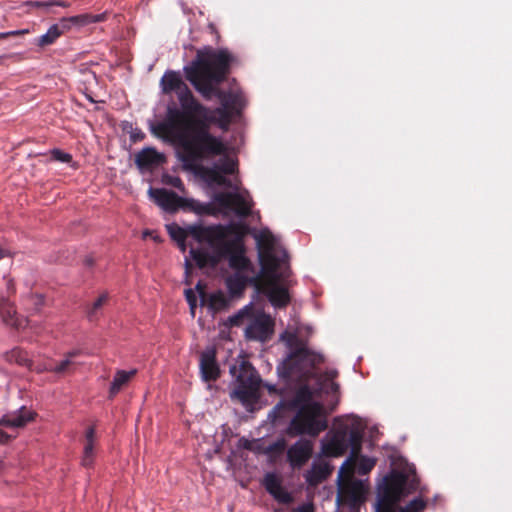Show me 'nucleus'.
Instances as JSON below:
<instances>
[{
    "instance_id": "obj_19",
    "label": "nucleus",
    "mask_w": 512,
    "mask_h": 512,
    "mask_svg": "<svg viewBox=\"0 0 512 512\" xmlns=\"http://www.w3.org/2000/svg\"><path fill=\"white\" fill-rule=\"evenodd\" d=\"M263 486L266 491L279 503L289 504L292 501L290 493L282 486L281 478L274 472L264 476Z\"/></svg>"
},
{
    "instance_id": "obj_32",
    "label": "nucleus",
    "mask_w": 512,
    "mask_h": 512,
    "mask_svg": "<svg viewBox=\"0 0 512 512\" xmlns=\"http://www.w3.org/2000/svg\"><path fill=\"white\" fill-rule=\"evenodd\" d=\"M72 365H73V362L66 357V359L61 361L56 366H52V365L41 366V368H39L37 370V372L41 373L43 371H51V372H54L56 374H63V373L68 372Z\"/></svg>"
},
{
    "instance_id": "obj_3",
    "label": "nucleus",
    "mask_w": 512,
    "mask_h": 512,
    "mask_svg": "<svg viewBox=\"0 0 512 512\" xmlns=\"http://www.w3.org/2000/svg\"><path fill=\"white\" fill-rule=\"evenodd\" d=\"M363 433L355 422H340L321 441V454L324 457L343 456L350 449L349 457L339 470V490L337 501L356 509L364 501L365 487L362 481L354 479L356 461L362 449Z\"/></svg>"
},
{
    "instance_id": "obj_60",
    "label": "nucleus",
    "mask_w": 512,
    "mask_h": 512,
    "mask_svg": "<svg viewBox=\"0 0 512 512\" xmlns=\"http://www.w3.org/2000/svg\"><path fill=\"white\" fill-rule=\"evenodd\" d=\"M2 468H3V462L0 461V471L2 470Z\"/></svg>"
},
{
    "instance_id": "obj_20",
    "label": "nucleus",
    "mask_w": 512,
    "mask_h": 512,
    "mask_svg": "<svg viewBox=\"0 0 512 512\" xmlns=\"http://www.w3.org/2000/svg\"><path fill=\"white\" fill-rule=\"evenodd\" d=\"M164 162V155L152 147L143 148L135 155V163L140 170H150Z\"/></svg>"
},
{
    "instance_id": "obj_27",
    "label": "nucleus",
    "mask_w": 512,
    "mask_h": 512,
    "mask_svg": "<svg viewBox=\"0 0 512 512\" xmlns=\"http://www.w3.org/2000/svg\"><path fill=\"white\" fill-rule=\"evenodd\" d=\"M331 471L332 468L328 463H314L306 473L305 478L310 485H317L324 481L331 474Z\"/></svg>"
},
{
    "instance_id": "obj_55",
    "label": "nucleus",
    "mask_w": 512,
    "mask_h": 512,
    "mask_svg": "<svg viewBox=\"0 0 512 512\" xmlns=\"http://www.w3.org/2000/svg\"><path fill=\"white\" fill-rule=\"evenodd\" d=\"M94 264V259L92 257H87L85 259V265L88 267H92Z\"/></svg>"
},
{
    "instance_id": "obj_51",
    "label": "nucleus",
    "mask_w": 512,
    "mask_h": 512,
    "mask_svg": "<svg viewBox=\"0 0 512 512\" xmlns=\"http://www.w3.org/2000/svg\"><path fill=\"white\" fill-rule=\"evenodd\" d=\"M78 355H80V350H72L66 354V357L71 360L72 358H74Z\"/></svg>"
},
{
    "instance_id": "obj_9",
    "label": "nucleus",
    "mask_w": 512,
    "mask_h": 512,
    "mask_svg": "<svg viewBox=\"0 0 512 512\" xmlns=\"http://www.w3.org/2000/svg\"><path fill=\"white\" fill-rule=\"evenodd\" d=\"M232 235H236V237L231 240L226 238L220 243V261L227 258L230 268L235 270V273H253L254 267L249 258L245 256V246L242 241L244 227L240 225L238 233H232Z\"/></svg>"
},
{
    "instance_id": "obj_50",
    "label": "nucleus",
    "mask_w": 512,
    "mask_h": 512,
    "mask_svg": "<svg viewBox=\"0 0 512 512\" xmlns=\"http://www.w3.org/2000/svg\"><path fill=\"white\" fill-rule=\"evenodd\" d=\"M171 184H172L174 187L178 188V189H181V188H182V186H183V183H182L181 179H180V178H178V177L174 178V179H173V181L171 182Z\"/></svg>"
},
{
    "instance_id": "obj_33",
    "label": "nucleus",
    "mask_w": 512,
    "mask_h": 512,
    "mask_svg": "<svg viewBox=\"0 0 512 512\" xmlns=\"http://www.w3.org/2000/svg\"><path fill=\"white\" fill-rule=\"evenodd\" d=\"M170 237L176 242H185L188 237L187 228H182L178 224H170L167 226Z\"/></svg>"
},
{
    "instance_id": "obj_26",
    "label": "nucleus",
    "mask_w": 512,
    "mask_h": 512,
    "mask_svg": "<svg viewBox=\"0 0 512 512\" xmlns=\"http://www.w3.org/2000/svg\"><path fill=\"white\" fill-rule=\"evenodd\" d=\"M137 370L133 369L130 371L118 370L111 382L109 389V398H114L120 390L136 375Z\"/></svg>"
},
{
    "instance_id": "obj_21",
    "label": "nucleus",
    "mask_w": 512,
    "mask_h": 512,
    "mask_svg": "<svg viewBox=\"0 0 512 512\" xmlns=\"http://www.w3.org/2000/svg\"><path fill=\"white\" fill-rule=\"evenodd\" d=\"M214 253H209L204 249H190V255L199 268L216 267L220 263V244L210 246Z\"/></svg>"
},
{
    "instance_id": "obj_58",
    "label": "nucleus",
    "mask_w": 512,
    "mask_h": 512,
    "mask_svg": "<svg viewBox=\"0 0 512 512\" xmlns=\"http://www.w3.org/2000/svg\"><path fill=\"white\" fill-rule=\"evenodd\" d=\"M6 38H8V34H6V32L0 33V39H6Z\"/></svg>"
},
{
    "instance_id": "obj_53",
    "label": "nucleus",
    "mask_w": 512,
    "mask_h": 512,
    "mask_svg": "<svg viewBox=\"0 0 512 512\" xmlns=\"http://www.w3.org/2000/svg\"><path fill=\"white\" fill-rule=\"evenodd\" d=\"M15 55L14 54H4V55H0V65H3L4 64V61L6 59H9V58H13Z\"/></svg>"
},
{
    "instance_id": "obj_10",
    "label": "nucleus",
    "mask_w": 512,
    "mask_h": 512,
    "mask_svg": "<svg viewBox=\"0 0 512 512\" xmlns=\"http://www.w3.org/2000/svg\"><path fill=\"white\" fill-rule=\"evenodd\" d=\"M259 247V261L261 265V272H273L281 267L288 266L286 251H283L282 256L275 254V239L269 231H263L257 238Z\"/></svg>"
},
{
    "instance_id": "obj_24",
    "label": "nucleus",
    "mask_w": 512,
    "mask_h": 512,
    "mask_svg": "<svg viewBox=\"0 0 512 512\" xmlns=\"http://www.w3.org/2000/svg\"><path fill=\"white\" fill-rule=\"evenodd\" d=\"M199 174L208 184H216L218 186L232 187L231 181L227 179L221 171L216 167L199 168Z\"/></svg>"
},
{
    "instance_id": "obj_52",
    "label": "nucleus",
    "mask_w": 512,
    "mask_h": 512,
    "mask_svg": "<svg viewBox=\"0 0 512 512\" xmlns=\"http://www.w3.org/2000/svg\"><path fill=\"white\" fill-rule=\"evenodd\" d=\"M287 407V404L284 403V402H280L279 404H277L274 409H273V413L276 414L279 410L281 409H284Z\"/></svg>"
},
{
    "instance_id": "obj_43",
    "label": "nucleus",
    "mask_w": 512,
    "mask_h": 512,
    "mask_svg": "<svg viewBox=\"0 0 512 512\" xmlns=\"http://www.w3.org/2000/svg\"><path fill=\"white\" fill-rule=\"evenodd\" d=\"M185 298L190 306L192 314H194V310L197 305V298H196L195 292L192 289H186L185 290Z\"/></svg>"
},
{
    "instance_id": "obj_47",
    "label": "nucleus",
    "mask_w": 512,
    "mask_h": 512,
    "mask_svg": "<svg viewBox=\"0 0 512 512\" xmlns=\"http://www.w3.org/2000/svg\"><path fill=\"white\" fill-rule=\"evenodd\" d=\"M338 375V372L336 370H328L325 372V378L326 380L333 381L334 378H336Z\"/></svg>"
},
{
    "instance_id": "obj_1",
    "label": "nucleus",
    "mask_w": 512,
    "mask_h": 512,
    "mask_svg": "<svg viewBox=\"0 0 512 512\" xmlns=\"http://www.w3.org/2000/svg\"><path fill=\"white\" fill-rule=\"evenodd\" d=\"M164 94L176 92L180 107L168 106L166 119L152 126V133L180 149L181 161L187 166L226 152L223 142L213 136L202 121L208 109L193 95L180 74L173 70L164 73L160 80Z\"/></svg>"
},
{
    "instance_id": "obj_29",
    "label": "nucleus",
    "mask_w": 512,
    "mask_h": 512,
    "mask_svg": "<svg viewBox=\"0 0 512 512\" xmlns=\"http://www.w3.org/2000/svg\"><path fill=\"white\" fill-rule=\"evenodd\" d=\"M106 19V14L105 13H102V14H90V13H84V14H81V15H76V16H71L69 17V21L71 23V25H75V26H86L88 24H91V23H98V22H102Z\"/></svg>"
},
{
    "instance_id": "obj_44",
    "label": "nucleus",
    "mask_w": 512,
    "mask_h": 512,
    "mask_svg": "<svg viewBox=\"0 0 512 512\" xmlns=\"http://www.w3.org/2000/svg\"><path fill=\"white\" fill-rule=\"evenodd\" d=\"M52 26H57L60 36L64 34L66 31L70 30L72 25L69 21V17H64L60 19V21L56 24H53Z\"/></svg>"
},
{
    "instance_id": "obj_46",
    "label": "nucleus",
    "mask_w": 512,
    "mask_h": 512,
    "mask_svg": "<svg viewBox=\"0 0 512 512\" xmlns=\"http://www.w3.org/2000/svg\"><path fill=\"white\" fill-rule=\"evenodd\" d=\"M196 290L199 293L200 297L204 300L206 297L205 285L199 281L196 285Z\"/></svg>"
},
{
    "instance_id": "obj_6",
    "label": "nucleus",
    "mask_w": 512,
    "mask_h": 512,
    "mask_svg": "<svg viewBox=\"0 0 512 512\" xmlns=\"http://www.w3.org/2000/svg\"><path fill=\"white\" fill-rule=\"evenodd\" d=\"M230 373L235 378V388L231 392V398L239 400L244 405L256 402L261 378L252 364L242 360L238 365L230 367Z\"/></svg>"
},
{
    "instance_id": "obj_22",
    "label": "nucleus",
    "mask_w": 512,
    "mask_h": 512,
    "mask_svg": "<svg viewBox=\"0 0 512 512\" xmlns=\"http://www.w3.org/2000/svg\"><path fill=\"white\" fill-rule=\"evenodd\" d=\"M96 429L90 426L85 431V440L83 446V455L81 459L82 466L89 468L94 463L95 458Z\"/></svg>"
},
{
    "instance_id": "obj_35",
    "label": "nucleus",
    "mask_w": 512,
    "mask_h": 512,
    "mask_svg": "<svg viewBox=\"0 0 512 512\" xmlns=\"http://www.w3.org/2000/svg\"><path fill=\"white\" fill-rule=\"evenodd\" d=\"M26 6L32 8H50L54 6H59L63 8H67L70 4L66 1L62 0H48V1H28L26 2Z\"/></svg>"
},
{
    "instance_id": "obj_41",
    "label": "nucleus",
    "mask_w": 512,
    "mask_h": 512,
    "mask_svg": "<svg viewBox=\"0 0 512 512\" xmlns=\"http://www.w3.org/2000/svg\"><path fill=\"white\" fill-rule=\"evenodd\" d=\"M250 316V310L248 308H243L235 315L229 318V323L231 326H240L243 324L244 319Z\"/></svg>"
},
{
    "instance_id": "obj_18",
    "label": "nucleus",
    "mask_w": 512,
    "mask_h": 512,
    "mask_svg": "<svg viewBox=\"0 0 512 512\" xmlns=\"http://www.w3.org/2000/svg\"><path fill=\"white\" fill-rule=\"evenodd\" d=\"M0 317L3 323L14 329H22L27 326L28 320L18 315L16 307L6 297H0Z\"/></svg>"
},
{
    "instance_id": "obj_13",
    "label": "nucleus",
    "mask_w": 512,
    "mask_h": 512,
    "mask_svg": "<svg viewBox=\"0 0 512 512\" xmlns=\"http://www.w3.org/2000/svg\"><path fill=\"white\" fill-rule=\"evenodd\" d=\"M214 201L224 209L233 210L239 217L246 218L251 214L252 204L241 194L219 192L214 196Z\"/></svg>"
},
{
    "instance_id": "obj_36",
    "label": "nucleus",
    "mask_w": 512,
    "mask_h": 512,
    "mask_svg": "<svg viewBox=\"0 0 512 512\" xmlns=\"http://www.w3.org/2000/svg\"><path fill=\"white\" fill-rule=\"evenodd\" d=\"M216 167L221 171L223 175H232L237 171V162L234 159L225 156L219 161Z\"/></svg>"
},
{
    "instance_id": "obj_8",
    "label": "nucleus",
    "mask_w": 512,
    "mask_h": 512,
    "mask_svg": "<svg viewBox=\"0 0 512 512\" xmlns=\"http://www.w3.org/2000/svg\"><path fill=\"white\" fill-rule=\"evenodd\" d=\"M407 477L401 473H392L384 478L378 492L374 512H395V508L405 496Z\"/></svg>"
},
{
    "instance_id": "obj_5",
    "label": "nucleus",
    "mask_w": 512,
    "mask_h": 512,
    "mask_svg": "<svg viewBox=\"0 0 512 512\" xmlns=\"http://www.w3.org/2000/svg\"><path fill=\"white\" fill-rule=\"evenodd\" d=\"M328 428L327 415L321 403L301 405L290 420L285 434L291 438L307 435L317 437Z\"/></svg>"
},
{
    "instance_id": "obj_12",
    "label": "nucleus",
    "mask_w": 512,
    "mask_h": 512,
    "mask_svg": "<svg viewBox=\"0 0 512 512\" xmlns=\"http://www.w3.org/2000/svg\"><path fill=\"white\" fill-rule=\"evenodd\" d=\"M150 196L155 203L166 212L174 213L180 208L190 207L191 201L178 196L174 191L165 188H150Z\"/></svg>"
},
{
    "instance_id": "obj_59",
    "label": "nucleus",
    "mask_w": 512,
    "mask_h": 512,
    "mask_svg": "<svg viewBox=\"0 0 512 512\" xmlns=\"http://www.w3.org/2000/svg\"><path fill=\"white\" fill-rule=\"evenodd\" d=\"M4 257V251L3 249L0 248V259H2Z\"/></svg>"
},
{
    "instance_id": "obj_57",
    "label": "nucleus",
    "mask_w": 512,
    "mask_h": 512,
    "mask_svg": "<svg viewBox=\"0 0 512 512\" xmlns=\"http://www.w3.org/2000/svg\"><path fill=\"white\" fill-rule=\"evenodd\" d=\"M8 289H9V290H11V291H12V293H14V292H15L14 285H13L12 281H9V283H8Z\"/></svg>"
},
{
    "instance_id": "obj_11",
    "label": "nucleus",
    "mask_w": 512,
    "mask_h": 512,
    "mask_svg": "<svg viewBox=\"0 0 512 512\" xmlns=\"http://www.w3.org/2000/svg\"><path fill=\"white\" fill-rule=\"evenodd\" d=\"M238 224H217L211 226L191 225L187 227L188 236H192L198 242H206L209 246L219 245L223 240L238 233Z\"/></svg>"
},
{
    "instance_id": "obj_54",
    "label": "nucleus",
    "mask_w": 512,
    "mask_h": 512,
    "mask_svg": "<svg viewBox=\"0 0 512 512\" xmlns=\"http://www.w3.org/2000/svg\"><path fill=\"white\" fill-rule=\"evenodd\" d=\"M330 390L331 392L333 393H337L339 391V384H337L336 382H331L330 383Z\"/></svg>"
},
{
    "instance_id": "obj_4",
    "label": "nucleus",
    "mask_w": 512,
    "mask_h": 512,
    "mask_svg": "<svg viewBox=\"0 0 512 512\" xmlns=\"http://www.w3.org/2000/svg\"><path fill=\"white\" fill-rule=\"evenodd\" d=\"M280 339L285 342L289 352L278 371L283 378L305 380L312 370L324 361L323 356L310 350L306 342L296 333L285 331Z\"/></svg>"
},
{
    "instance_id": "obj_34",
    "label": "nucleus",
    "mask_w": 512,
    "mask_h": 512,
    "mask_svg": "<svg viewBox=\"0 0 512 512\" xmlns=\"http://www.w3.org/2000/svg\"><path fill=\"white\" fill-rule=\"evenodd\" d=\"M227 305V298L221 291L213 293L209 296V306L211 309L219 311L226 308Z\"/></svg>"
},
{
    "instance_id": "obj_49",
    "label": "nucleus",
    "mask_w": 512,
    "mask_h": 512,
    "mask_svg": "<svg viewBox=\"0 0 512 512\" xmlns=\"http://www.w3.org/2000/svg\"><path fill=\"white\" fill-rule=\"evenodd\" d=\"M300 512H314V507L312 504H304L299 507Z\"/></svg>"
},
{
    "instance_id": "obj_42",
    "label": "nucleus",
    "mask_w": 512,
    "mask_h": 512,
    "mask_svg": "<svg viewBox=\"0 0 512 512\" xmlns=\"http://www.w3.org/2000/svg\"><path fill=\"white\" fill-rule=\"evenodd\" d=\"M108 300V294L103 293L101 294L96 301L93 303L91 309L88 311V318L90 320H93L94 315L98 309H100Z\"/></svg>"
},
{
    "instance_id": "obj_37",
    "label": "nucleus",
    "mask_w": 512,
    "mask_h": 512,
    "mask_svg": "<svg viewBox=\"0 0 512 512\" xmlns=\"http://www.w3.org/2000/svg\"><path fill=\"white\" fill-rule=\"evenodd\" d=\"M426 507V502L421 498H415L410 501L405 507L395 508V512H421Z\"/></svg>"
},
{
    "instance_id": "obj_2",
    "label": "nucleus",
    "mask_w": 512,
    "mask_h": 512,
    "mask_svg": "<svg viewBox=\"0 0 512 512\" xmlns=\"http://www.w3.org/2000/svg\"><path fill=\"white\" fill-rule=\"evenodd\" d=\"M236 61L227 49L206 46L197 50L195 59L184 68L186 79L205 100L220 99L222 106L216 109V113L226 121L240 113L241 97L222 91L219 85L227 79Z\"/></svg>"
},
{
    "instance_id": "obj_7",
    "label": "nucleus",
    "mask_w": 512,
    "mask_h": 512,
    "mask_svg": "<svg viewBox=\"0 0 512 512\" xmlns=\"http://www.w3.org/2000/svg\"><path fill=\"white\" fill-rule=\"evenodd\" d=\"M290 267H281L273 272H261V278L257 291L267 296L270 303L276 308L286 307L290 302L287 288L280 286L278 282L287 281L290 276Z\"/></svg>"
},
{
    "instance_id": "obj_56",
    "label": "nucleus",
    "mask_w": 512,
    "mask_h": 512,
    "mask_svg": "<svg viewBox=\"0 0 512 512\" xmlns=\"http://www.w3.org/2000/svg\"><path fill=\"white\" fill-rule=\"evenodd\" d=\"M179 248L184 252L186 250V243L185 242H177Z\"/></svg>"
},
{
    "instance_id": "obj_45",
    "label": "nucleus",
    "mask_w": 512,
    "mask_h": 512,
    "mask_svg": "<svg viewBox=\"0 0 512 512\" xmlns=\"http://www.w3.org/2000/svg\"><path fill=\"white\" fill-rule=\"evenodd\" d=\"M28 33H29L28 29L13 30V31L6 32V34H8V38L9 37L20 36V35H25V34H28Z\"/></svg>"
},
{
    "instance_id": "obj_38",
    "label": "nucleus",
    "mask_w": 512,
    "mask_h": 512,
    "mask_svg": "<svg viewBox=\"0 0 512 512\" xmlns=\"http://www.w3.org/2000/svg\"><path fill=\"white\" fill-rule=\"evenodd\" d=\"M375 466V460L368 457H360L359 463L357 465V472L360 475L368 474Z\"/></svg>"
},
{
    "instance_id": "obj_15",
    "label": "nucleus",
    "mask_w": 512,
    "mask_h": 512,
    "mask_svg": "<svg viewBox=\"0 0 512 512\" xmlns=\"http://www.w3.org/2000/svg\"><path fill=\"white\" fill-rule=\"evenodd\" d=\"M313 455V442L300 438L287 450V462L292 469H301Z\"/></svg>"
},
{
    "instance_id": "obj_40",
    "label": "nucleus",
    "mask_w": 512,
    "mask_h": 512,
    "mask_svg": "<svg viewBox=\"0 0 512 512\" xmlns=\"http://www.w3.org/2000/svg\"><path fill=\"white\" fill-rule=\"evenodd\" d=\"M50 155H51V160H53V161L62 162V163H71L72 162L71 154L64 152L57 148L51 150Z\"/></svg>"
},
{
    "instance_id": "obj_16",
    "label": "nucleus",
    "mask_w": 512,
    "mask_h": 512,
    "mask_svg": "<svg viewBox=\"0 0 512 512\" xmlns=\"http://www.w3.org/2000/svg\"><path fill=\"white\" fill-rule=\"evenodd\" d=\"M216 354L214 347H209L200 354V373L205 382H214L220 377L221 371Z\"/></svg>"
},
{
    "instance_id": "obj_31",
    "label": "nucleus",
    "mask_w": 512,
    "mask_h": 512,
    "mask_svg": "<svg viewBox=\"0 0 512 512\" xmlns=\"http://www.w3.org/2000/svg\"><path fill=\"white\" fill-rule=\"evenodd\" d=\"M45 298L42 294L30 293L25 299V305L28 310L38 313L44 306Z\"/></svg>"
},
{
    "instance_id": "obj_23",
    "label": "nucleus",
    "mask_w": 512,
    "mask_h": 512,
    "mask_svg": "<svg viewBox=\"0 0 512 512\" xmlns=\"http://www.w3.org/2000/svg\"><path fill=\"white\" fill-rule=\"evenodd\" d=\"M32 420L30 412H24L16 416H5L0 420V426L4 425L10 428L23 427L27 422ZM12 438L5 431L0 428V443H6Z\"/></svg>"
},
{
    "instance_id": "obj_14",
    "label": "nucleus",
    "mask_w": 512,
    "mask_h": 512,
    "mask_svg": "<svg viewBox=\"0 0 512 512\" xmlns=\"http://www.w3.org/2000/svg\"><path fill=\"white\" fill-rule=\"evenodd\" d=\"M274 322L272 318L261 313L254 317L245 328V337L248 340L267 341L273 333Z\"/></svg>"
},
{
    "instance_id": "obj_48",
    "label": "nucleus",
    "mask_w": 512,
    "mask_h": 512,
    "mask_svg": "<svg viewBox=\"0 0 512 512\" xmlns=\"http://www.w3.org/2000/svg\"><path fill=\"white\" fill-rule=\"evenodd\" d=\"M144 137H145V134L142 131L135 132L131 135V139L133 142L141 141L144 139Z\"/></svg>"
},
{
    "instance_id": "obj_30",
    "label": "nucleus",
    "mask_w": 512,
    "mask_h": 512,
    "mask_svg": "<svg viewBox=\"0 0 512 512\" xmlns=\"http://www.w3.org/2000/svg\"><path fill=\"white\" fill-rule=\"evenodd\" d=\"M59 37L60 33L57 26H51L45 34L37 38L36 45L44 48L52 45Z\"/></svg>"
},
{
    "instance_id": "obj_39",
    "label": "nucleus",
    "mask_w": 512,
    "mask_h": 512,
    "mask_svg": "<svg viewBox=\"0 0 512 512\" xmlns=\"http://www.w3.org/2000/svg\"><path fill=\"white\" fill-rule=\"evenodd\" d=\"M286 449V440L284 438L277 439L275 442L269 444L266 448L267 454H281Z\"/></svg>"
},
{
    "instance_id": "obj_28",
    "label": "nucleus",
    "mask_w": 512,
    "mask_h": 512,
    "mask_svg": "<svg viewBox=\"0 0 512 512\" xmlns=\"http://www.w3.org/2000/svg\"><path fill=\"white\" fill-rule=\"evenodd\" d=\"M313 391L311 387L307 384H304L299 387L296 391L294 399L291 401L290 405L294 408H299L301 405H306V403H317L313 401Z\"/></svg>"
},
{
    "instance_id": "obj_17",
    "label": "nucleus",
    "mask_w": 512,
    "mask_h": 512,
    "mask_svg": "<svg viewBox=\"0 0 512 512\" xmlns=\"http://www.w3.org/2000/svg\"><path fill=\"white\" fill-rule=\"evenodd\" d=\"M261 276H245L241 273H234L225 280L226 287L231 297H240L243 295L247 285H253L258 289Z\"/></svg>"
},
{
    "instance_id": "obj_25",
    "label": "nucleus",
    "mask_w": 512,
    "mask_h": 512,
    "mask_svg": "<svg viewBox=\"0 0 512 512\" xmlns=\"http://www.w3.org/2000/svg\"><path fill=\"white\" fill-rule=\"evenodd\" d=\"M5 359L9 363H16L19 366L26 367L29 370H37L41 368L40 365L34 366V363L28 358L27 352L19 347L13 348L9 352L5 353Z\"/></svg>"
},
{
    "instance_id": "obj_61",
    "label": "nucleus",
    "mask_w": 512,
    "mask_h": 512,
    "mask_svg": "<svg viewBox=\"0 0 512 512\" xmlns=\"http://www.w3.org/2000/svg\"><path fill=\"white\" fill-rule=\"evenodd\" d=\"M148 234H149V232H148V231H145V232H144V236H145V237H146Z\"/></svg>"
}]
</instances>
